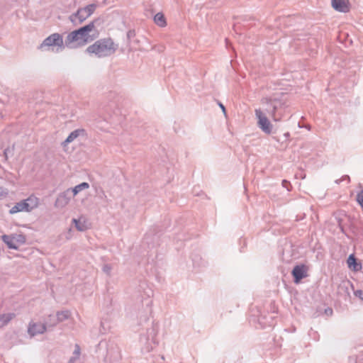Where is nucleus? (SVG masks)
<instances>
[{"label":"nucleus","instance_id":"obj_26","mask_svg":"<svg viewBox=\"0 0 363 363\" xmlns=\"http://www.w3.org/2000/svg\"><path fill=\"white\" fill-rule=\"evenodd\" d=\"M354 294L355 296L358 297L360 300H362L363 301V291L362 290L354 291Z\"/></svg>","mask_w":363,"mask_h":363},{"label":"nucleus","instance_id":"obj_11","mask_svg":"<svg viewBox=\"0 0 363 363\" xmlns=\"http://www.w3.org/2000/svg\"><path fill=\"white\" fill-rule=\"evenodd\" d=\"M46 330L47 326L44 323L30 322L28 326V333L31 337L43 334Z\"/></svg>","mask_w":363,"mask_h":363},{"label":"nucleus","instance_id":"obj_12","mask_svg":"<svg viewBox=\"0 0 363 363\" xmlns=\"http://www.w3.org/2000/svg\"><path fill=\"white\" fill-rule=\"evenodd\" d=\"M291 274L294 278V282L298 283L302 279L307 277V269L305 265H296L293 269Z\"/></svg>","mask_w":363,"mask_h":363},{"label":"nucleus","instance_id":"obj_23","mask_svg":"<svg viewBox=\"0 0 363 363\" xmlns=\"http://www.w3.org/2000/svg\"><path fill=\"white\" fill-rule=\"evenodd\" d=\"M16 244L23 245L26 242V238L23 235H13Z\"/></svg>","mask_w":363,"mask_h":363},{"label":"nucleus","instance_id":"obj_13","mask_svg":"<svg viewBox=\"0 0 363 363\" xmlns=\"http://www.w3.org/2000/svg\"><path fill=\"white\" fill-rule=\"evenodd\" d=\"M333 8L339 12L347 13L350 11L348 0H332Z\"/></svg>","mask_w":363,"mask_h":363},{"label":"nucleus","instance_id":"obj_25","mask_svg":"<svg viewBox=\"0 0 363 363\" xmlns=\"http://www.w3.org/2000/svg\"><path fill=\"white\" fill-rule=\"evenodd\" d=\"M135 36V32L134 30H130L127 33V39L128 40V43L130 45L131 44V39L133 38Z\"/></svg>","mask_w":363,"mask_h":363},{"label":"nucleus","instance_id":"obj_3","mask_svg":"<svg viewBox=\"0 0 363 363\" xmlns=\"http://www.w3.org/2000/svg\"><path fill=\"white\" fill-rule=\"evenodd\" d=\"M159 332V326L157 323H152L145 333H141L139 338V344L142 353L147 354L153 350L158 345L157 336Z\"/></svg>","mask_w":363,"mask_h":363},{"label":"nucleus","instance_id":"obj_5","mask_svg":"<svg viewBox=\"0 0 363 363\" xmlns=\"http://www.w3.org/2000/svg\"><path fill=\"white\" fill-rule=\"evenodd\" d=\"M65 48L63 38L60 33H52L47 37L38 46V49L41 51H52L54 52H60Z\"/></svg>","mask_w":363,"mask_h":363},{"label":"nucleus","instance_id":"obj_19","mask_svg":"<svg viewBox=\"0 0 363 363\" xmlns=\"http://www.w3.org/2000/svg\"><path fill=\"white\" fill-rule=\"evenodd\" d=\"M89 188V183L82 182V183L75 186L74 188H70V189H71V193L72 194V196H75L81 191L87 189Z\"/></svg>","mask_w":363,"mask_h":363},{"label":"nucleus","instance_id":"obj_7","mask_svg":"<svg viewBox=\"0 0 363 363\" xmlns=\"http://www.w3.org/2000/svg\"><path fill=\"white\" fill-rule=\"evenodd\" d=\"M267 113L264 109L256 108L255 115L257 119V126L266 134H271L273 130V125L267 116Z\"/></svg>","mask_w":363,"mask_h":363},{"label":"nucleus","instance_id":"obj_1","mask_svg":"<svg viewBox=\"0 0 363 363\" xmlns=\"http://www.w3.org/2000/svg\"><path fill=\"white\" fill-rule=\"evenodd\" d=\"M94 22L92 21L77 30L72 31L65 38V47L76 49L85 45L93 40L91 33L94 30Z\"/></svg>","mask_w":363,"mask_h":363},{"label":"nucleus","instance_id":"obj_28","mask_svg":"<svg viewBox=\"0 0 363 363\" xmlns=\"http://www.w3.org/2000/svg\"><path fill=\"white\" fill-rule=\"evenodd\" d=\"M341 179H342V182L345 181V180H347L348 182H350V177L348 175H343L341 177Z\"/></svg>","mask_w":363,"mask_h":363},{"label":"nucleus","instance_id":"obj_30","mask_svg":"<svg viewBox=\"0 0 363 363\" xmlns=\"http://www.w3.org/2000/svg\"><path fill=\"white\" fill-rule=\"evenodd\" d=\"M325 313L327 314H328V313L332 314L333 310L331 308H328V309L325 310Z\"/></svg>","mask_w":363,"mask_h":363},{"label":"nucleus","instance_id":"obj_29","mask_svg":"<svg viewBox=\"0 0 363 363\" xmlns=\"http://www.w3.org/2000/svg\"><path fill=\"white\" fill-rule=\"evenodd\" d=\"M219 106L220 107V108L222 109L223 112L224 113H225V106L221 104V103H219Z\"/></svg>","mask_w":363,"mask_h":363},{"label":"nucleus","instance_id":"obj_32","mask_svg":"<svg viewBox=\"0 0 363 363\" xmlns=\"http://www.w3.org/2000/svg\"><path fill=\"white\" fill-rule=\"evenodd\" d=\"M286 184H288V182H287V181H286V180H283V182H282V185H283V186H284V187L287 188V186H286Z\"/></svg>","mask_w":363,"mask_h":363},{"label":"nucleus","instance_id":"obj_27","mask_svg":"<svg viewBox=\"0 0 363 363\" xmlns=\"http://www.w3.org/2000/svg\"><path fill=\"white\" fill-rule=\"evenodd\" d=\"M56 320V318L52 315H49V321H48L45 324H46V326L48 325V327H50V324L54 322V320Z\"/></svg>","mask_w":363,"mask_h":363},{"label":"nucleus","instance_id":"obj_20","mask_svg":"<svg viewBox=\"0 0 363 363\" xmlns=\"http://www.w3.org/2000/svg\"><path fill=\"white\" fill-rule=\"evenodd\" d=\"M80 357V347L79 345H75L72 356L70 357L68 363H74L79 359Z\"/></svg>","mask_w":363,"mask_h":363},{"label":"nucleus","instance_id":"obj_10","mask_svg":"<svg viewBox=\"0 0 363 363\" xmlns=\"http://www.w3.org/2000/svg\"><path fill=\"white\" fill-rule=\"evenodd\" d=\"M72 197L71 189H67L57 196L55 206L57 208H64L69 203Z\"/></svg>","mask_w":363,"mask_h":363},{"label":"nucleus","instance_id":"obj_6","mask_svg":"<svg viewBox=\"0 0 363 363\" xmlns=\"http://www.w3.org/2000/svg\"><path fill=\"white\" fill-rule=\"evenodd\" d=\"M39 206V199L35 196H30L28 199L16 203L9 211L11 214H14L21 211L30 212L38 208Z\"/></svg>","mask_w":363,"mask_h":363},{"label":"nucleus","instance_id":"obj_22","mask_svg":"<svg viewBox=\"0 0 363 363\" xmlns=\"http://www.w3.org/2000/svg\"><path fill=\"white\" fill-rule=\"evenodd\" d=\"M347 264L349 267H353L354 270H357V259L353 255H350L347 259Z\"/></svg>","mask_w":363,"mask_h":363},{"label":"nucleus","instance_id":"obj_33","mask_svg":"<svg viewBox=\"0 0 363 363\" xmlns=\"http://www.w3.org/2000/svg\"><path fill=\"white\" fill-rule=\"evenodd\" d=\"M284 135H285L286 137H288V136L289 135V133H285V134H284Z\"/></svg>","mask_w":363,"mask_h":363},{"label":"nucleus","instance_id":"obj_9","mask_svg":"<svg viewBox=\"0 0 363 363\" xmlns=\"http://www.w3.org/2000/svg\"><path fill=\"white\" fill-rule=\"evenodd\" d=\"M152 300L146 298L143 303L142 307L138 309V318L140 322H146L152 313Z\"/></svg>","mask_w":363,"mask_h":363},{"label":"nucleus","instance_id":"obj_17","mask_svg":"<svg viewBox=\"0 0 363 363\" xmlns=\"http://www.w3.org/2000/svg\"><path fill=\"white\" fill-rule=\"evenodd\" d=\"M153 20L155 23L161 28H164L167 26L166 18L164 14L161 12L156 13Z\"/></svg>","mask_w":363,"mask_h":363},{"label":"nucleus","instance_id":"obj_14","mask_svg":"<svg viewBox=\"0 0 363 363\" xmlns=\"http://www.w3.org/2000/svg\"><path fill=\"white\" fill-rule=\"evenodd\" d=\"M70 316H71V312L68 310L57 311L56 313V320H55L52 323L50 324V326L55 327L59 323L63 322V321L69 319L70 318Z\"/></svg>","mask_w":363,"mask_h":363},{"label":"nucleus","instance_id":"obj_4","mask_svg":"<svg viewBox=\"0 0 363 363\" xmlns=\"http://www.w3.org/2000/svg\"><path fill=\"white\" fill-rule=\"evenodd\" d=\"M264 106V110L274 121H279L282 118L281 109L285 108V102L277 97H265L261 101Z\"/></svg>","mask_w":363,"mask_h":363},{"label":"nucleus","instance_id":"obj_24","mask_svg":"<svg viewBox=\"0 0 363 363\" xmlns=\"http://www.w3.org/2000/svg\"><path fill=\"white\" fill-rule=\"evenodd\" d=\"M111 270L112 267L110 264H104L102 267V271L108 276H111Z\"/></svg>","mask_w":363,"mask_h":363},{"label":"nucleus","instance_id":"obj_18","mask_svg":"<svg viewBox=\"0 0 363 363\" xmlns=\"http://www.w3.org/2000/svg\"><path fill=\"white\" fill-rule=\"evenodd\" d=\"M83 132H84V130H80V129H77V130L72 131V133H70V134L68 135V137L65 139V140L64 142H62V145L63 146H65L67 144L74 141L79 135V134Z\"/></svg>","mask_w":363,"mask_h":363},{"label":"nucleus","instance_id":"obj_16","mask_svg":"<svg viewBox=\"0 0 363 363\" xmlns=\"http://www.w3.org/2000/svg\"><path fill=\"white\" fill-rule=\"evenodd\" d=\"M16 315L13 313H3L0 315V328L6 325Z\"/></svg>","mask_w":363,"mask_h":363},{"label":"nucleus","instance_id":"obj_15","mask_svg":"<svg viewBox=\"0 0 363 363\" xmlns=\"http://www.w3.org/2000/svg\"><path fill=\"white\" fill-rule=\"evenodd\" d=\"M1 240L9 249L17 250L18 248V245L16 244L13 235H3Z\"/></svg>","mask_w":363,"mask_h":363},{"label":"nucleus","instance_id":"obj_8","mask_svg":"<svg viewBox=\"0 0 363 363\" xmlns=\"http://www.w3.org/2000/svg\"><path fill=\"white\" fill-rule=\"evenodd\" d=\"M96 8V4H89L84 8L79 9L75 13L69 17V18L72 21H76V18H77L79 22L82 23L94 12Z\"/></svg>","mask_w":363,"mask_h":363},{"label":"nucleus","instance_id":"obj_21","mask_svg":"<svg viewBox=\"0 0 363 363\" xmlns=\"http://www.w3.org/2000/svg\"><path fill=\"white\" fill-rule=\"evenodd\" d=\"M72 222L79 231H84L87 228L85 220L82 221L80 219L73 218Z\"/></svg>","mask_w":363,"mask_h":363},{"label":"nucleus","instance_id":"obj_2","mask_svg":"<svg viewBox=\"0 0 363 363\" xmlns=\"http://www.w3.org/2000/svg\"><path fill=\"white\" fill-rule=\"evenodd\" d=\"M117 48L118 45L111 38H107L96 40L86 48V52L98 57H105L113 54Z\"/></svg>","mask_w":363,"mask_h":363},{"label":"nucleus","instance_id":"obj_31","mask_svg":"<svg viewBox=\"0 0 363 363\" xmlns=\"http://www.w3.org/2000/svg\"><path fill=\"white\" fill-rule=\"evenodd\" d=\"M342 182V179H341V178H340V179H336V180L335 181V184H340Z\"/></svg>","mask_w":363,"mask_h":363}]
</instances>
